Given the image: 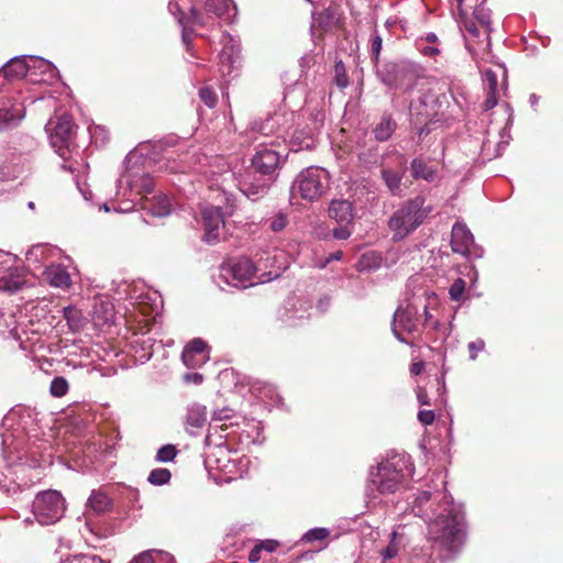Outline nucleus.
I'll list each match as a JSON object with an SVG mask.
<instances>
[{"label": "nucleus", "instance_id": "obj_1", "mask_svg": "<svg viewBox=\"0 0 563 563\" xmlns=\"http://www.w3.org/2000/svg\"><path fill=\"white\" fill-rule=\"evenodd\" d=\"M41 412L27 406L13 407L2 419L1 452L4 471L0 470V489L9 496L22 493L34 483L30 470L53 463L51 434L41 426Z\"/></svg>", "mask_w": 563, "mask_h": 563}, {"label": "nucleus", "instance_id": "obj_2", "mask_svg": "<svg viewBox=\"0 0 563 563\" xmlns=\"http://www.w3.org/2000/svg\"><path fill=\"white\" fill-rule=\"evenodd\" d=\"M445 484L442 481V485ZM411 511L427 522L428 538L443 561L459 553L465 541L464 514L445 487L418 492L411 501Z\"/></svg>", "mask_w": 563, "mask_h": 563}, {"label": "nucleus", "instance_id": "obj_3", "mask_svg": "<svg viewBox=\"0 0 563 563\" xmlns=\"http://www.w3.org/2000/svg\"><path fill=\"white\" fill-rule=\"evenodd\" d=\"M413 474L411 457L407 453H391L372 467L368 473L366 495L376 499L379 495L400 490Z\"/></svg>", "mask_w": 563, "mask_h": 563}, {"label": "nucleus", "instance_id": "obj_4", "mask_svg": "<svg viewBox=\"0 0 563 563\" xmlns=\"http://www.w3.org/2000/svg\"><path fill=\"white\" fill-rule=\"evenodd\" d=\"M271 261V257H266L265 260H260L258 264L255 265L247 257L230 260L219 267V284L223 283L234 288L245 289L257 284L275 280L282 276L279 267L257 275V272L262 271L263 267L266 268Z\"/></svg>", "mask_w": 563, "mask_h": 563}, {"label": "nucleus", "instance_id": "obj_5", "mask_svg": "<svg viewBox=\"0 0 563 563\" xmlns=\"http://www.w3.org/2000/svg\"><path fill=\"white\" fill-rule=\"evenodd\" d=\"M152 159L143 153V147L132 150L124 159V170L117 180V195L145 196L153 192L154 180L148 167Z\"/></svg>", "mask_w": 563, "mask_h": 563}, {"label": "nucleus", "instance_id": "obj_6", "mask_svg": "<svg viewBox=\"0 0 563 563\" xmlns=\"http://www.w3.org/2000/svg\"><path fill=\"white\" fill-rule=\"evenodd\" d=\"M423 196H416L404 202L389 218L388 228L393 232V241H402L427 218L430 209L424 207Z\"/></svg>", "mask_w": 563, "mask_h": 563}, {"label": "nucleus", "instance_id": "obj_7", "mask_svg": "<svg viewBox=\"0 0 563 563\" xmlns=\"http://www.w3.org/2000/svg\"><path fill=\"white\" fill-rule=\"evenodd\" d=\"M288 151L279 136L262 141L256 147L252 157V167L255 173L263 177L274 180L277 177V170L287 158Z\"/></svg>", "mask_w": 563, "mask_h": 563}, {"label": "nucleus", "instance_id": "obj_8", "mask_svg": "<svg viewBox=\"0 0 563 563\" xmlns=\"http://www.w3.org/2000/svg\"><path fill=\"white\" fill-rule=\"evenodd\" d=\"M329 187V174L325 169L310 166L302 169L294 179L290 196L297 195L307 201L318 200Z\"/></svg>", "mask_w": 563, "mask_h": 563}, {"label": "nucleus", "instance_id": "obj_9", "mask_svg": "<svg viewBox=\"0 0 563 563\" xmlns=\"http://www.w3.org/2000/svg\"><path fill=\"white\" fill-rule=\"evenodd\" d=\"M25 151H18L14 146L8 153L5 158L0 162V184L15 180L25 173L30 172L32 159L30 153L34 150L36 143L31 136H24Z\"/></svg>", "mask_w": 563, "mask_h": 563}, {"label": "nucleus", "instance_id": "obj_10", "mask_svg": "<svg viewBox=\"0 0 563 563\" xmlns=\"http://www.w3.org/2000/svg\"><path fill=\"white\" fill-rule=\"evenodd\" d=\"M65 512V499L57 490H45L37 493L33 504L32 514L34 520L41 526L57 522Z\"/></svg>", "mask_w": 563, "mask_h": 563}, {"label": "nucleus", "instance_id": "obj_11", "mask_svg": "<svg viewBox=\"0 0 563 563\" xmlns=\"http://www.w3.org/2000/svg\"><path fill=\"white\" fill-rule=\"evenodd\" d=\"M76 125L69 114L52 118L45 125L52 147L64 159L74 143Z\"/></svg>", "mask_w": 563, "mask_h": 563}, {"label": "nucleus", "instance_id": "obj_12", "mask_svg": "<svg viewBox=\"0 0 563 563\" xmlns=\"http://www.w3.org/2000/svg\"><path fill=\"white\" fill-rule=\"evenodd\" d=\"M22 318L24 317L21 314L18 319L12 309H0V332L8 338L20 341L23 350L29 347H31L33 352L45 350L46 345L41 338L33 339L27 336L25 341L23 340V335H26V330L24 329L23 321L21 320Z\"/></svg>", "mask_w": 563, "mask_h": 563}, {"label": "nucleus", "instance_id": "obj_13", "mask_svg": "<svg viewBox=\"0 0 563 563\" xmlns=\"http://www.w3.org/2000/svg\"><path fill=\"white\" fill-rule=\"evenodd\" d=\"M378 79L389 88L407 86L406 90L412 89V65L406 62H387L375 66Z\"/></svg>", "mask_w": 563, "mask_h": 563}, {"label": "nucleus", "instance_id": "obj_14", "mask_svg": "<svg viewBox=\"0 0 563 563\" xmlns=\"http://www.w3.org/2000/svg\"><path fill=\"white\" fill-rule=\"evenodd\" d=\"M14 254L0 250V289L15 292L24 285L23 269Z\"/></svg>", "mask_w": 563, "mask_h": 563}, {"label": "nucleus", "instance_id": "obj_15", "mask_svg": "<svg viewBox=\"0 0 563 563\" xmlns=\"http://www.w3.org/2000/svg\"><path fill=\"white\" fill-rule=\"evenodd\" d=\"M312 300L309 297L291 295L279 310V319L288 327H297L309 319Z\"/></svg>", "mask_w": 563, "mask_h": 563}, {"label": "nucleus", "instance_id": "obj_16", "mask_svg": "<svg viewBox=\"0 0 563 563\" xmlns=\"http://www.w3.org/2000/svg\"><path fill=\"white\" fill-rule=\"evenodd\" d=\"M451 249L454 253L466 257L481 258L484 255L482 246L477 245L474 235L465 223L456 222L451 231Z\"/></svg>", "mask_w": 563, "mask_h": 563}, {"label": "nucleus", "instance_id": "obj_17", "mask_svg": "<svg viewBox=\"0 0 563 563\" xmlns=\"http://www.w3.org/2000/svg\"><path fill=\"white\" fill-rule=\"evenodd\" d=\"M419 330V310L418 307L411 302L405 306L400 305L393 318L391 331L396 339L401 343H407L402 336L401 331L407 333H415Z\"/></svg>", "mask_w": 563, "mask_h": 563}, {"label": "nucleus", "instance_id": "obj_18", "mask_svg": "<svg viewBox=\"0 0 563 563\" xmlns=\"http://www.w3.org/2000/svg\"><path fill=\"white\" fill-rule=\"evenodd\" d=\"M168 10L181 26V41L186 47V51L191 52V35L194 33L192 26H206L208 22L200 15V12L194 5L190 8L188 15H185L177 2L170 1L168 4Z\"/></svg>", "mask_w": 563, "mask_h": 563}, {"label": "nucleus", "instance_id": "obj_19", "mask_svg": "<svg viewBox=\"0 0 563 563\" xmlns=\"http://www.w3.org/2000/svg\"><path fill=\"white\" fill-rule=\"evenodd\" d=\"M220 44L222 46L219 53L220 70L223 76H231L241 65L240 41L228 32H222Z\"/></svg>", "mask_w": 563, "mask_h": 563}, {"label": "nucleus", "instance_id": "obj_20", "mask_svg": "<svg viewBox=\"0 0 563 563\" xmlns=\"http://www.w3.org/2000/svg\"><path fill=\"white\" fill-rule=\"evenodd\" d=\"M201 218L205 228L203 240L211 244L219 240V230L224 225V214L220 207L206 205L201 208Z\"/></svg>", "mask_w": 563, "mask_h": 563}, {"label": "nucleus", "instance_id": "obj_21", "mask_svg": "<svg viewBox=\"0 0 563 563\" xmlns=\"http://www.w3.org/2000/svg\"><path fill=\"white\" fill-rule=\"evenodd\" d=\"M207 420L208 410L206 406L198 402H192L187 406L183 421L185 430L190 437L199 435L206 427Z\"/></svg>", "mask_w": 563, "mask_h": 563}, {"label": "nucleus", "instance_id": "obj_22", "mask_svg": "<svg viewBox=\"0 0 563 563\" xmlns=\"http://www.w3.org/2000/svg\"><path fill=\"white\" fill-rule=\"evenodd\" d=\"M30 81L38 84H51L58 76L56 66L42 57L29 55Z\"/></svg>", "mask_w": 563, "mask_h": 563}, {"label": "nucleus", "instance_id": "obj_23", "mask_svg": "<svg viewBox=\"0 0 563 563\" xmlns=\"http://www.w3.org/2000/svg\"><path fill=\"white\" fill-rule=\"evenodd\" d=\"M272 181L266 177L256 179L247 173L239 179V189L250 200L256 201L267 194Z\"/></svg>", "mask_w": 563, "mask_h": 563}, {"label": "nucleus", "instance_id": "obj_24", "mask_svg": "<svg viewBox=\"0 0 563 563\" xmlns=\"http://www.w3.org/2000/svg\"><path fill=\"white\" fill-rule=\"evenodd\" d=\"M207 347V343L200 338L188 342L181 353L184 364L189 368H195L203 364L208 357Z\"/></svg>", "mask_w": 563, "mask_h": 563}, {"label": "nucleus", "instance_id": "obj_25", "mask_svg": "<svg viewBox=\"0 0 563 563\" xmlns=\"http://www.w3.org/2000/svg\"><path fill=\"white\" fill-rule=\"evenodd\" d=\"M29 55L12 57L0 68V78L12 81L27 77L30 79Z\"/></svg>", "mask_w": 563, "mask_h": 563}, {"label": "nucleus", "instance_id": "obj_26", "mask_svg": "<svg viewBox=\"0 0 563 563\" xmlns=\"http://www.w3.org/2000/svg\"><path fill=\"white\" fill-rule=\"evenodd\" d=\"M398 157L400 159V168L399 169H393L390 167H385V166H382V169H380V176H382V179L388 190V192L391 195V196H401L402 194V189H401V180L404 178V175H405V170L406 168L404 167L405 165V157L404 155L401 154H398Z\"/></svg>", "mask_w": 563, "mask_h": 563}, {"label": "nucleus", "instance_id": "obj_27", "mask_svg": "<svg viewBox=\"0 0 563 563\" xmlns=\"http://www.w3.org/2000/svg\"><path fill=\"white\" fill-rule=\"evenodd\" d=\"M328 214L336 223H354L355 208L346 199H332L329 203Z\"/></svg>", "mask_w": 563, "mask_h": 563}, {"label": "nucleus", "instance_id": "obj_28", "mask_svg": "<svg viewBox=\"0 0 563 563\" xmlns=\"http://www.w3.org/2000/svg\"><path fill=\"white\" fill-rule=\"evenodd\" d=\"M24 114L25 111L21 104L3 101L0 106V131L16 126Z\"/></svg>", "mask_w": 563, "mask_h": 563}, {"label": "nucleus", "instance_id": "obj_29", "mask_svg": "<svg viewBox=\"0 0 563 563\" xmlns=\"http://www.w3.org/2000/svg\"><path fill=\"white\" fill-rule=\"evenodd\" d=\"M342 18V10L336 4H331L319 14L312 13L313 24L321 27L323 31H329L335 27Z\"/></svg>", "mask_w": 563, "mask_h": 563}, {"label": "nucleus", "instance_id": "obj_30", "mask_svg": "<svg viewBox=\"0 0 563 563\" xmlns=\"http://www.w3.org/2000/svg\"><path fill=\"white\" fill-rule=\"evenodd\" d=\"M44 275L53 287L68 288L71 285L70 275L63 265H48L44 271Z\"/></svg>", "mask_w": 563, "mask_h": 563}, {"label": "nucleus", "instance_id": "obj_31", "mask_svg": "<svg viewBox=\"0 0 563 563\" xmlns=\"http://www.w3.org/2000/svg\"><path fill=\"white\" fill-rule=\"evenodd\" d=\"M92 317L99 324H111L114 322L115 311L113 303L108 299L96 300L92 309Z\"/></svg>", "mask_w": 563, "mask_h": 563}, {"label": "nucleus", "instance_id": "obj_32", "mask_svg": "<svg viewBox=\"0 0 563 563\" xmlns=\"http://www.w3.org/2000/svg\"><path fill=\"white\" fill-rule=\"evenodd\" d=\"M112 501L107 493L100 489H93L87 500V511L96 515H103L111 509Z\"/></svg>", "mask_w": 563, "mask_h": 563}, {"label": "nucleus", "instance_id": "obj_33", "mask_svg": "<svg viewBox=\"0 0 563 563\" xmlns=\"http://www.w3.org/2000/svg\"><path fill=\"white\" fill-rule=\"evenodd\" d=\"M397 129V122L390 113H384L377 124L373 128V134L376 141H388Z\"/></svg>", "mask_w": 563, "mask_h": 563}, {"label": "nucleus", "instance_id": "obj_34", "mask_svg": "<svg viewBox=\"0 0 563 563\" xmlns=\"http://www.w3.org/2000/svg\"><path fill=\"white\" fill-rule=\"evenodd\" d=\"M410 173L413 179H423L428 183H432L437 178L435 169L428 165L421 157H416L411 161Z\"/></svg>", "mask_w": 563, "mask_h": 563}, {"label": "nucleus", "instance_id": "obj_35", "mask_svg": "<svg viewBox=\"0 0 563 563\" xmlns=\"http://www.w3.org/2000/svg\"><path fill=\"white\" fill-rule=\"evenodd\" d=\"M150 212L154 217H166L170 213V201L169 199L164 196L159 195L157 197H154V200L150 202V206H147Z\"/></svg>", "mask_w": 563, "mask_h": 563}, {"label": "nucleus", "instance_id": "obj_36", "mask_svg": "<svg viewBox=\"0 0 563 563\" xmlns=\"http://www.w3.org/2000/svg\"><path fill=\"white\" fill-rule=\"evenodd\" d=\"M154 554L161 556L163 560H166L167 562H174V558L169 553L153 549L143 551L142 553L135 555L130 561V563H155Z\"/></svg>", "mask_w": 563, "mask_h": 563}, {"label": "nucleus", "instance_id": "obj_37", "mask_svg": "<svg viewBox=\"0 0 563 563\" xmlns=\"http://www.w3.org/2000/svg\"><path fill=\"white\" fill-rule=\"evenodd\" d=\"M473 15L474 20L484 29L485 33L488 35L492 32L490 10L481 3L474 9Z\"/></svg>", "mask_w": 563, "mask_h": 563}, {"label": "nucleus", "instance_id": "obj_38", "mask_svg": "<svg viewBox=\"0 0 563 563\" xmlns=\"http://www.w3.org/2000/svg\"><path fill=\"white\" fill-rule=\"evenodd\" d=\"M120 288H122V292H124L130 300H135L132 303L135 305L141 310L142 313H146V310L144 307L146 305V300L156 301V299H157V297H155L153 299L150 294H143V292H141L136 297H133L129 292L130 285H128L126 283H123L122 285H120ZM118 295H119V298H121V290H119ZM154 296H156V294H154Z\"/></svg>", "mask_w": 563, "mask_h": 563}, {"label": "nucleus", "instance_id": "obj_39", "mask_svg": "<svg viewBox=\"0 0 563 563\" xmlns=\"http://www.w3.org/2000/svg\"><path fill=\"white\" fill-rule=\"evenodd\" d=\"M358 158L367 167L373 165L383 166V155L379 154L377 146L361 152Z\"/></svg>", "mask_w": 563, "mask_h": 563}, {"label": "nucleus", "instance_id": "obj_40", "mask_svg": "<svg viewBox=\"0 0 563 563\" xmlns=\"http://www.w3.org/2000/svg\"><path fill=\"white\" fill-rule=\"evenodd\" d=\"M172 473L169 470L164 467H157L151 471L147 477V482L155 486H162L169 483Z\"/></svg>", "mask_w": 563, "mask_h": 563}, {"label": "nucleus", "instance_id": "obj_41", "mask_svg": "<svg viewBox=\"0 0 563 563\" xmlns=\"http://www.w3.org/2000/svg\"><path fill=\"white\" fill-rule=\"evenodd\" d=\"M205 175H210L212 177L210 186H221L224 180L233 176L228 164H222L221 168H219L217 172L210 168L205 172Z\"/></svg>", "mask_w": 563, "mask_h": 563}, {"label": "nucleus", "instance_id": "obj_42", "mask_svg": "<svg viewBox=\"0 0 563 563\" xmlns=\"http://www.w3.org/2000/svg\"><path fill=\"white\" fill-rule=\"evenodd\" d=\"M330 536V530L327 528H312L306 531L300 541L303 543H312L316 541H323Z\"/></svg>", "mask_w": 563, "mask_h": 563}, {"label": "nucleus", "instance_id": "obj_43", "mask_svg": "<svg viewBox=\"0 0 563 563\" xmlns=\"http://www.w3.org/2000/svg\"><path fill=\"white\" fill-rule=\"evenodd\" d=\"M419 102L422 106L430 108V110L433 113L437 112V108L441 103L439 96L434 92L432 88H428L421 93V96L419 97Z\"/></svg>", "mask_w": 563, "mask_h": 563}, {"label": "nucleus", "instance_id": "obj_44", "mask_svg": "<svg viewBox=\"0 0 563 563\" xmlns=\"http://www.w3.org/2000/svg\"><path fill=\"white\" fill-rule=\"evenodd\" d=\"M52 251L47 245H33L26 253V260L35 263L44 262Z\"/></svg>", "mask_w": 563, "mask_h": 563}, {"label": "nucleus", "instance_id": "obj_45", "mask_svg": "<svg viewBox=\"0 0 563 563\" xmlns=\"http://www.w3.org/2000/svg\"><path fill=\"white\" fill-rule=\"evenodd\" d=\"M333 82L341 89L346 88L349 85L346 68L342 60H336L334 64Z\"/></svg>", "mask_w": 563, "mask_h": 563}, {"label": "nucleus", "instance_id": "obj_46", "mask_svg": "<svg viewBox=\"0 0 563 563\" xmlns=\"http://www.w3.org/2000/svg\"><path fill=\"white\" fill-rule=\"evenodd\" d=\"M275 128V122L272 118L262 121V122H254L252 123L251 131L253 133L258 134L260 136H263L265 139L269 137L271 133L273 132Z\"/></svg>", "mask_w": 563, "mask_h": 563}, {"label": "nucleus", "instance_id": "obj_47", "mask_svg": "<svg viewBox=\"0 0 563 563\" xmlns=\"http://www.w3.org/2000/svg\"><path fill=\"white\" fill-rule=\"evenodd\" d=\"M68 382L62 376H56L51 382L49 391L54 397H63L68 391Z\"/></svg>", "mask_w": 563, "mask_h": 563}, {"label": "nucleus", "instance_id": "obj_48", "mask_svg": "<svg viewBox=\"0 0 563 563\" xmlns=\"http://www.w3.org/2000/svg\"><path fill=\"white\" fill-rule=\"evenodd\" d=\"M177 453L178 451L175 445L165 444L158 449L156 453V461L162 463L172 462L176 457Z\"/></svg>", "mask_w": 563, "mask_h": 563}, {"label": "nucleus", "instance_id": "obj_49", "mask_svg": "<svg viewBox=\"0 0 563 563\" xmlns=\"http://www.w3.org/2000/svg\"><path fill=\"white\" fill-rule=\"evenodd\" d=\"M60 563H104V561L95 554H75L62 560Z\"/></svg>", "mask_w": 563, "mask_h": 563}, {"label": "nucleus", "instance_id": "obj_50", "mask_svg": "<svg viewBox=\"0 0 563 563\" xmlns=\"http://www.w3.org/2000/svg\"><path fill=\"white\" fill-rule=\"evenodd\" d=\"M460 27L473 38H477L481 35L477 22L474 19L462 15L460 20Z\"/></svg>", "mask_w": 563, "mask_h": 563}, {"label": "nucleus", "instance_id": "obj_51", "mask_svg": "<svg viewBox=\"0 0 563 563\" xmlns=\"http://www.w3.org/2000/svg\"><path fill=\"white\" fill-rule=\"evenodd\" d=\"M89 133H90L92 141L97 145L102 146L109 140L108 131L103 126L95 125L93 128H89Z\"/></svg>", "mask_w": 563, "mask_h": 563}, {"label": "nucleus", "instance_id": "obj_52", "mask_svg": "<svg viewBox=\"0 0 563 563\" xmlns=\"http://www.w3.org/2000/svg\"><path fill=\"white\" fill-rule=\"evenodd\" d=\"M382 45H383V40H382L380 35L377 33V31L375 30V33L371 38V56H372V60L375 64V66H377L378 60H379Z\"/></svg>", "mask_w": 563, "mask_h": 563}, {"label": "nucleus", "instance_id": "obj_53", "mask_svg": "<svg viewBox=\"0 0 563 563\" xmlns=\"http://www.w3.org/2000/svg\"><path fill=\"white\" fill-rule=\"evenodd\" d=\"M339 227L332 230V235L335 240H347L353 233L354 223H338Z\"/></svg>", "mask_w": 563, "mask_h": 563}, {"label": "nucleus", "instance_id": "obj_54", "mask_svg": "<svg viewBox=\"0 0 563 563\" xmlns=\"http://www.w3.org/2000/svg\"><path fill=\"white\" fill-rule=\"evenodd\" d=\"M288 224L287 216L283 212H277L271 220H269V228L273 232H280L283 231Z\"/></svg>", "mask_w": 563, "mask_h": 563}, {"label": "nucleus", "instance_id": "obj_55", "mask_svg": "<svg viewBox=\"0 0 563 563\" xmlns=\"http://www.w3.org/2000/svg\"><path fill=\"white\" fill-rule=\"evenodd\" d=\"M464 290H465V282L462 278H457L456 280H454V283L451 285V287L449 289L450 298L453 301L461 300V298L464 294Z\"/></svg>", "mask_w": 563, "mask_h": 563}, {"label": "nucleus", "instance_id": "obj_56", "mask_svg": "<svg viewBox=\"0 0 563 563\" xmlns=\"http://www.w3.org/2000/svg\"><path fill=\"white\" fill-rule=\"evenodd\" d=\"M199 97L201 101L209 108H213L217 104V96L210 87H203L199 90Z\"/></svg>", "mask_w": 563, "mask_h": 563}, {"label": "nucleus", "instance_id": "obj_57", "mask_svg": "<svg viewBox=\"0 0 563 563\" xmlns=\"http://www.w3.org/2000/svg\"><path fill=\"white\" fill-rule=\"evenodd\" d=\"M500 140L498 141L496 145L495 153L493 154V157H498L501 155L505 147L508 145L510 140V133L509 130L505 126L499 132Z\"/></svg>", "mask_w": 563, "mask_h": 563}, {"label": "nucleus", "instance_id": "obj_58", "mask_svg": "<svg viewBox=\"0 0 563 563\" xmlns=\"http://www.w3.org/2000/svg\"><path fill=\"white\" fill-rule=\"evenodd\" d=\"M64 317L73 328H78L80 325V311L78 309L74 307L64 308Z\"/></svg>", "mask_w": 563, "mask_h": 563}, {"label": "nucleus", "instance_id": "obj_59", "mask_svg": "<svg viewBox=\"0 0 563 563\" xmlns=\"http://www.w3.org/2000/svg\"><path fill=\"white\" fill-rule=\"evenodd\" d=\"M484 82H485L487 92L496 93L498 81H497V76L493 70L488 69L485 71Z\"/></svg>", "mask_w": 563, "mask_h": 563}, {"label": "nucleus", "instance_id": "obj_60", "mask_svg": "<svg viewBox=\"0 0 563 563\" xmlns=\"http://www.w3.org/2000/svg\"><path fill=\"white\" fill-rule=\"evenodd\" d=\"M485 341L483 339H477L467 344V350L470 353V360L475 361L479 352L484 351Z\"/></svg>", "mask_w": 563, "mask_h": 563}, {"label": "nucleus", "instance_id": "obj_61", "mask_svg": "<svg viewBox=\"0 0 563 563\" xmlns=\"http://www.w3.org/2000/svg\"><path fill=\"white\" fill-rule=\"evenodd\" d=\"M123 198H125L126 200L123 202V206H113L112 205V209L115 210L117 212H130L132 210H134V207H135V196H131V194L128 191L126 196H122Z\"/></svg>", "mask_w": 563, "mask_h": 563}, {"label": "nucleus", "instance_id": "obj_62", "mask_svg": "<svg viewBox=\"0 0 563 563\" xmlns=\"http://www.w3.org/2000/svg\"><path fill=\"white\" fill-rule=\"evenodd\" d=\"M417 48L419 49V52L424 55V56H429V57H433L435 55H438L440 53L439 48L435 47V46H431L429 44H426L423 42V38H420L418 42H417Z\"/></svg>", "mask_w": 563, "mask_h": 563}, {"label": "nucleus", "instance_id": "obj_63", "mask_svg": "<svg viewBox=\"0 0 563 563\" xmlns=\"http://www.w3.org/2000/svg\"><path fill=\"white\" fill-rule=\"evenodd\" d=\"M233 410L231 408H222L213 411L212 421H227L232 418Z\"/></svg>", "mask_w": 563, "mask_h": 563}, {"label": "nucleus", "instance_id": "obj_64", "mask_svg": "<svg viewBox=\"0 0 563 563\" xmlns=\"http://www.w3.org/2000/svg\"><path fill=\"white\" fill-rule=\"evenodd\" d=\"M435 418L433 410H420L418 412V419L419 421L424 426H430L433 423Z\"/></svg>", "mask_w": 563, "mask_h": 563}]
</instances>
